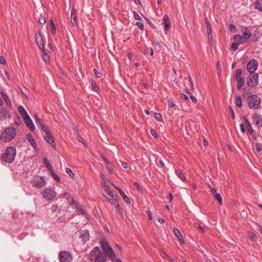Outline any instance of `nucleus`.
<instances>
[{"label": "nucleus", "mask_w": 262, "mask_h": 262, "mask_svg": "<svg viewBox=\"0 0 262 262\" xmlns=\"http://www.w3.org/2000/svg\"><path fill=\"white\" fill-rule=\"evenodd\" d=\"M133 185L138 190L141 191V192L142 193V194H144V193L143 192V189L142 188H140V185L138 182H134Z\"/></svg>", "instance_id": "nucleus-43"}, {"label": "nucleus", "mask_w": 262, "mask_h": 262, "mask_svg": "<svg viewBox=\"0 0 262 262\" xmlns=\"http://www.w3.org/2000/svg\"><path fill=\"white\" fill-rule=\"evenodd\" d=\"M250 76H251L252 78H253V80H254V82L255 83H256V85H257L258 84V75L257 73H250Z\"/></svg>", "instance_id": "nucleus-35"}, {"label": "nucleus", "mask_w": 262, "mask_h": 262, "mask_svg": "<svg viewBox=\"0 0 262 262\" xmlns=\"http://www.w3.org/2000/svg\"><path fill=\"white\" fill-rule=\"evenodd\" d=\"M255 147H256V150L258 152L262 151V146H261V144H260L259 143H256L255 144Z\"/></svg>", "instance_id": "nucleus-50"}, {"label": "nucleus", "mask_w": 262, "mask_h": 262, "mask_svg": "<svg viewBox=\"0 0 262 262\" xmlns=\"http://www.w3.org/2000/svg\"><path fill=\"white\" fill-rule=\"evenodd\" d=\"M91 86H92V89L94 91H95L97 92H99V86L97 85V83L95 81H92Z\"/></svg>", "instance_id": "nucleus-38"}, {"label": "nucleus", "mask_w": 262, "mask_h": 262, "mask_svg": "<svg viewBox=\"0 0 262 262\" xmlns=\"http://www.w3.org/2000/svg\"><path fill=\"white\" fill-rule=\"evenodd\" d=\"M105 255H106V257L108 256L112 261H114L115 259V257H116V255L113 249L110 250L109 252H107Z\"/></svg>", "instance_id": "nucleus-26"}, {"label": "nucleus", "mask_w": 262, "mask_h": 262, "mask_svg": "<svg viewBox=\"0 0 262 262\" xmlns=\"http://www.w3.org/2000/svg\"><path fill=\"white\" fill-rule=\"evenodd\" d=\"M90 257L91 260L94 262H105L107 260L106 255L101 251L99 247H95L90 253Z\"/></svg>", "instance_id": "nucleus-2"}, {"label": "nucleus", "mask_w": 262, "mask_h": 262, "mask_svg": "<svg viewBox=\"0 0 262 262\" xmlns=\"http://www.w3.org/2000/svg\"><path fill=\"white\" fill-rule=\"evenodd\" d=\"M181 98L186 100H189L188 97L184 93H181L180 94Z\"/></svg>", "instance_id": "nucleus-61"}, {"label": "nucleus", "mask_w": 262, "mask_h": 262, "mask_svg": "<svg viewBox=\"0 0 262 262\" xmlns=\"http://www.w3.org/2000/svg\"><path fill=\"white\" fill-rule=\"evenodd\" d=\"M173 232L177 238L179 239L180 242H181L182 244H184V240L183 238V237L179 230L177 228H173Z\"/></svg>", "instance_id": "nucleus-20"}, {"label": "nucleus", "mask_w": 262, "mask_h": 262, "mask_svg": "<svg viewBox=\"0 0 262 262\" xmlns=\"http://www.w3.org/2000/svg\"><path fill=\"white\" fill-rule=\"evenodd\" d=\"M105 187L104 191L108 195H109L110 196H117L116 194L112 192L110 188L108 186H107L106 185H105Z\"/></svg>", "instance_id": "nucleus-34"}, {"label": "nucleus", "mask_w": 262, "mask_h": 262, "mask_svg": "<svg viewBox=\"0 0 262 262\" xmlns=\"http://www.w3.org/2000/svg\"><path fill=\"white\" fill-rule=\"evenodd\" d=\"M45 140L50 144V145L53 147L54 149H56L55 143L54 142V138L52 136L51 137L47 138L46 137H44Z\"/></svg>", "instance_id": "nucleus-25"}, {"label": "nucleus", "mask_w": 262, "mask_h": 262, "mask_svg": "<svg viewBox=\"0 0 262 262\" xmlns=\"http://www.w3.org/2000/svg\"><path fill=\"white\" fill-rule=\"evenodd\" d=\"M16 155V148L12 146H9L1 156V160L6 163H11L14 161Z\"/></svg>", "instance_id": "nucleus-1"}, {"label": "nucleus", "mask_w": 262, "mask_h": 262, "mask_svg": "<svg viewBox=\"0 0 262 262\" xmlns=\"http://www.w3.org/2000/svg\"><path fill=\"white\" fill-rule=\"evenodd\" d=\"M241 32L243 33V36L244 38V39L247 41L251 36V33L248 30V28L247 27H245L244 26L241 27Z\"/></svg>", "instance_id": "nucleus-10"}, {"label": "nucleus", "mask_w": 262, "mask_h": 262, "mask_svg": "<svg viewBox=\"0 0 262 262\" xmlns=\"http://www.w3.org/2000/svg\"><path fill=\"white\" fill-rule=\"evenodd\" d=\"M18 110L20 114L25 113V112H26L25 108L21 105L18 106Z\"/></svg>", "instance_id": "nucleus-53"}, {"label": "nucleus", "mask_w": 262, "mask_h": 262, "mask_svg": "<svg viewBox=\"0 0 262 262\" xmlns=\"http://www.w3.org/2000/svg\"><path fill=\"white\" fill-rule=\"evenodd\" d=\"M41 51L42 57L43 60L47 63H49L50 61V56L48 53L46 52L45 48L40 49Z\"/></svg>", "instance_id": "nucleus-21"}, {"label": "nucleus", "mask_w": 262, "mask_h": 262, "mask_svg": "<svg viewBox=\"0 0 262 262\" xmlns=\"http://www.w3.org/2000/svg\"><path fill=\"white\" fill-rule=\"evenodd\" d=\"M1 94L2 95V97L3 99V100L5 102V103L7 105L11 106V101H10V100L9 99V98L7 96V95L6 94H5L3 91L1 92Z\"/></svg>", "instance_id": "nucleus-28"}, {"label": "nucleus", "mask_w": 262, "mask_h": 262, "mask_svg": "<svg viewBox=\"0 0 262 262\" xmlns=\"http://www.w3.org/2000/svg\"><path fill=\"white\" fill-rule=\"evenodd\" d=\"M0 117L6 120L10 118V112L7 108L2 107L0 108Z\"/></svg>", "instance_id": "nucleus-12"}, {"label": "nucleus", "mask_w": 262, "mask_h": 262, "mask_svg": "<svg viewBox=\"0 0 262 262\" xmlns=\"http://www.w3.org/2000/svg\"><path fill=\"white\" fill-rule=\"evenodd\" d=\"M46 18L45 17L40 15L38 18V23L41 25H44L46 23Z\"/></svg>", "instance_id": "nucleus-42"}, {"label": "nucleus", "mask_w": 262, "mask_h": 262, "mask_svg": "<svg viewBox=\"0 0 262 262\" xmlns=\"http://www.w3.org/2000/svg\"><path fill=\"white\" fill-rule=\"evenodd\" d=\"M254 5L257 9L262 11V0H256Z\"/></svg>", "instance_id": "nucleus-32"}, {"label": "nucleus", "mask_w": 262, "mask_h": 262, "mask_svg": "<svg viewBox=\"0 0 262 262\" xmlns=\"http://www.w3.org/2000/svg\"><path fill=\"white\" fill-rule=\"evenodd\" d=\"M248 132L249 133L250 135H253L254 134V131L253 130L251 125L247 127Z\"/></svg>", "instance_id": "nucleus-63"}, {"label": "nucleus", "mask_w": 262, "mask_h": 262, "mask_svg": "<svg viewBox=\"0 0 262 262\" xmlns=\"http://www.w3.org/2000/svg\"><path fill=\"white\" fill-rule=\"evenodd\" d=\"M17 115V119L14 120V123L15 125H17L18 126L19 125V122H21L20 118L19 116L17 115V114H16Z\"/></svg>", "instance_id": "nucleus-57"}, {"label": "nucleus", "mask_w": 262, "mask_h": 262, "mask_svg": "<svg viewBox=\"0 0 262 262\" xmlns=\"http://www.w3.org/2000/svg\"><path fill=\"white\" fill-rule=\"evenodd\" d=\"M107 200L112 204L115 205L117 203H118L119 198H116V199L114 198H108Z\"/></svg>", "instance_id": "nucleus-36"}, {"label": "nucleus", "mask_w": 262, "mask_h": 262, "mask_svg": "<svg viewBox=\"0 0 262 262\" xmlns=\"http://www.w3.org/2000/svg\"><path fill=\"white\" fill-rule=\"evenodd\" d=\"M229 30L231 32H235L236 31V27L233 24H230L229 25Z\"/></svg>", "instance_id": "nucleus-49"}, {"label": "nucleus", "mask_w": 262, "mask_h": 262, "mask_svg": "<svg viewBox=\"0 0 262 262\" xmlns=\"http://www.w3.org/2000/svg\"><path fill=\"white\" fill-rule=\"evenodd\" d=\"M71 23L72 25L74 26L77 25V18L76 14V11L74 8H72L71 10Z\"/></svg>", "instance_id": "nucleus-18"}, {"label": "nucleus", "mask_w": 262, "mask_h": 262, "mask_svg": "<svg viewBox=\"0 0 262 262\" xmlns=\"http://www.w3.org/2000/svg\"><path fill=\"white\" fill-rule=\"evenodd\" d=\"M72 199H73V198H72ZM72 203L75 205L76 209L80 212L81 214L85 215V212L83 210L80 204L75 202L73 199H72Z\"/></svg>", "instance_id": "nucleus-29"}, {"label": "nucleus", "mask_w": 262, "mask_h": 262, "mask_svg": "<svg viewBox=\"0 0 262 262\" xmlns=\"http://www.w3.org/2000/svg\"><path fill=\"white\" fill-rule=\"evenodd\" d=\"M20 115L23 117V120L25 119L26 118H28V117H30L27 112H25V113L21 114Z\"/></svg>", "instance_id": "nucleus-64"}, {"label": "nucleus", "mask_w": 262, "mask_h": 262, "mask_svg": "<svg viewBox=\"0 0 262 262\" xmlns=\"http://www.w3.org/2000/svg\"><path fill=\"white\" fill-rule=\"evenodd\" d=\"M16 132L13 127H9L5 130L1 136V139L4 142H9L16 136Z\"/></svg>", "instance_id": "nucleus-4"}, {"label": "nucleus", "mask_w": 262, "mask_h": 262, "mask_svg": "<svg viewBox=\"0 0 262 262\" xmlns=\"http://www.w3.org/2000/svg\"><path fill=\"white\" fill-rule=\"evenodd\" d=\"M176 173L177 176L180 179H181L182 181H184L186 180V177L181 170H180V169L177 170L176 171Z\"/></svg>", "instance_id": "nucleus-31"}, {"label": "nucleus", "mask_w": 262, "mask_h": 262, "mask_svg": "<svg viewBox=\"0 0 262 262\" xmlns=\"http://www.w3.org/2000/svg\"><path fill=\"white\" fill-rule=\"evenodd\" d=\"M26 126L30 129L31 131H33L35 129V125L30 117L26 118L24 120Z\"/></svg>", "instance_id": "nucleus-16"}, {"label": "nucleus", "mask_w": 262, "mask_h": 262, "mask_svg": "<svg viewBox=\"0 0 262 262\" xmlns=\"http://www.w3.org/2000/svg\"><path fill=\"white\" fill-rule=\"evenodd\" d=\"M254 123L258 127L262 126V118L260 114H256L253 116Z\"/></svg>", "instance_id": "nucleus-17"}, {"label": "nucleus", "mask_w": 262, "mask_h": 262, "mask_svg": "<svg viewBox=\"0 0 262 262\" xmlns=\"http://www.w3.org/2000/svg\"><path fill=\"white\" fill-rule=\"evenodd\" d=\"M27 138L30 142L31 145L33 147V148L35 150L37 147L36 143L35 140L33 139V137L31 134L29 133L27 135Z\"/></svg>", "instance_id": "nucleus-22"}, {"label": "nucleus", "mask_w": 262, "mask_h": 262, "mask_svg": "<svg viewBox=\"0 0 262 262\" xmlns=\"http://www.w3.org/2000/svg\"><path fill=\"white\" fill-rule=\"evenodd\" d=\"M133 14L135 19L139 20H141V17L136 11H133Z\"/></svg>", "instance_id": "nucleus-51"}, {"label": "nucleus", "mask_w": 262, "mask_h": 262, "mask_svg": "<svg viewBox=\"0 0 262 262\" xmlns=\"http://www.w3.org/2000/svg\"><path fill=\"white\" fill-rule=\"evenodd\" d=\"M77 140H78L79 142H81L84 145L86 143L84 139L82 137H80L79 136H77Z\"/></svg>", "instance_id": "nucleus-55"}, {"label": "nucleus", "mask_w": 262, "mask_h": 262, "mask_svg": "<svg viewBox=\"0 0 262 262\" xmlns=\"http://www.w3.org/2000/svg\"><path fill=\"white\" fill-rule=\"evenodd\" d=\"M49 24L51 28V31L53 35H55L56 33V30L55 26L53 20L52 19L49 20Z\"/></svg>", "instance_id": "nucleus-30"}, {"label": "nucleus", "mask_w": 262, "mask_h": 262, "mask_svg": "<svg viewBox=\"0 0 262 262\" xmlns=\"http://www.w3.org/2000/svg\"><path fill=\"white\" fill-rule=\"evenodd\" d=\"M238 46H239V43H235V42L232 43V45H231V49L232 50V51H235V50H236L237 49Z\"/></svg>", "instance_id": "nucleus-48"}, {"label": "nucleus", "mask_w": 262, "mask_h": 262, "mask_svg": "<svg viewBox=\"0 0 262 262\" xmlns=\"http://www.w3.org/2000/svg\"><path fill=\"white\" fill-rule=\"evenodd\" d=\"M204 20H205V23L206 25V29H207V33L208 35V37L209 39H210V38H212V34H211L212 30H211V25L209 23V20L208 19V18L207 17L205 18Z\"/></svg>", "instance_id": "nucleus-19"}, {"label": "nucleus", "mask_w": 262, "mask_h": 262, "mask_svg": "<svg viewBox=\"0 0 262 262\" xmlns=\"http://www.w3.org/2000/svg\"><path fill=\"white\" fill-rule=\"evenodd\" d=\"M136 25L141 30H143V29H144V25H143V24L141 22L138 21V22L136 23Z\"/></svg>", "instance_id": "nucleus-52"}, {"label": "nucleus", "mask_w": 262, "mask_h": 262, "mask_svg": "<svg viewBox=\"0 0 262 262\" xmlns=\"http://www.w3.org/2000/svg\"><path fill=\"white\" fill-rule=\"evenodd\" d=\"M258 61L254 59L250 60L247 63V70L250 73H253L257 69Z\"/></svg>", "instance_id": "nucleus-7"}, {"label": "nucleus", "mask_w": 262, "mask_h": 262, "mask_svg": "<svg viewBox=\"0 0 262 262\" xmlns=\"http://www.w3.org/2000/svg\"><path fill=\"white\" fill-rule=\"evenodd\" d=\"M42 162L43 164L46 165V167L49 170V172H52L53 170L52 166L50 164L49 160L47 159V158L45 157L42 159Z\"/></svg>", "instance_id": "nucleus-24"}, {"label": "nucleus", "mask_w": 262, "mask_h": 262, "mask_svg": "<svg viewBox=\"0 0 262 262\" xmlns=\"http://www.w3.org/2000/svg\"><path fill=\"white\" fill-rule=\"evenodd\" d=\"M150 132V133H151V135L153 137H154L155 138H157V132H156V130L155 129H151Z\"/></svg>", "instance_id": "nucleus-62"}, {"label": "nucleus", "mask_w": 262, "mask_h": 262, "mask_svg": "<svg viewBox=\"0 0 262 262\" xmlns=\"http://www.w3.org/2000/svg\"><path fill=\"white\" fill-rule=\"evenodd\" d=\"M247 81V84L251 87V88H254L257 86L256 83H255L254 80H253V78H252L250 75H249L248 77L246 78Z\"/></svg>", "instance_id": "nucleus-23"}, {"label": "nucleus", "mask_w": 262, "mask_h": 262, "mask_svg": "<svg viewBox=\"0 0 262 262\" xmlns=\"http://www.w3.org/2000/svg\"><path fill=\"white\" fill-rule=\"evenodd\" d=\"M35 40L36 43L38 45V47L40 50L41 49L45 48L44 40L42 36L39 32H36L35 33Z\"/></svg>", "instance_id": "nucleus-8"}, {"label": "nucleus", "mask_w": 262, "mask_h": 262, "mask_svg": "<svg viewBox=\"0 0 262 262\" xmlns=\"http://www.w3.org/2000/svg\"><path fill=\"white\" fill-rule=\"evenodd\" d=\"M50 173L52 175L53 179H55L57 182H59L60 181V177L56 173H55L54 170H53L52 172H51Z\"/></svg>", "instance_id": "nucleus-39"}, {"label": "nucleus", "mask_w": 262, "mask_h": 262, "mask_svg": "<svg viewBox=\"0 0 262 262\" xmlns=\"http://www.w3.org/2000/svg\"><path fill=\"white\" fill-rule=\"evenodd\" d=\"M163 21L164 24V30L165 32H167L169 30L171 27V23L169 17L167 15L164 16L163 18Z\"/></svg>", "instance_id": "nucleus-14"}, {"label": "nucleus", "mask_w": 262, "mask_h": 262, "mask_svg": "<svg viewBox=\"0 0 262 262\" xmlns=\"http://www.w3.org/2000/svg\"><path fill=\"white\" fill-rule=\"evenodd\" d=\"M155 116L156 119L158 121L160 122V121H162V115L160 113H155Z\"/></svg>", "instance_id": "nucleus-41"}, {"label": "nucleus", "mask_w": 262, "mask_h": 262, "mask_svg": "<svg viewBox=\"0 0 262 262\" xmlns=\"http://www.w3.org/2000/svg\"><path fill=\"white\" fill-rule=\"evenodd\" d=\"M79 237L84 243H85L90 239L89 231L87 230L82 231L80 232Z\"/></svg>", "instance_id": "nucleus-11"}, {"label": "nucleus", "mask_w": 262, "mask_h": 262, "mask_svg": "<svg viewBox=\"0 0 262 262\" xmlns=\"http://www.w3.org/2000/svg\"><path fill=\"white\" fill-rule=\"evenodd\" d=\"M58 258L60 262H71L72 255L68 251H61L59 253Z\"/></svg>", "instance_id": "nucleus-6"}, {"label": "nucleus", "mask_w": 262, "mask_h": 262, "mask_svg": "<svg viewBox=\"0 0 262 262\" xmlns=\"http://www.w3.org/2000/svg\"><path fill=\"white\" fill-rule=\"evenodd\" d=\"M234 39L236 41H239L241 43H244L247 42V41L244 39V37L240 34L235 35L234 36Z\"/></svg>", "instance_id": "nucleus-27"}, {"label": "nucleus", "mask_w": 262, "mask_h": 262, "mask_svg": "<svg viewBox=\"0 0 262 262\" xmlns=\"http://www.w3.org/2000/svg\"><path fill=\"white\" fill-rule=\"evenodd\" d=\"M249 236L252 241H256L257 239L256 234L252 232L249 233Z\"/></svg>", "instance_id": "nucleus-44"}, {"label": "nucleus", "mask_w": 262, "mask_h": 262, "mask_svg": "<svg viewBox=\"0 0 262 262\" xmlns=\"http://www.w3.org/2000/svg\"><path fill=\"white\" fill-rule=\"evenodd\" d=\"M0 63L3 64L5 65L6 63V61L5 60V57L3 56H0Z\"/></svg>", "instance_id": "nucleus-56"}, {"label": "nucleus", "mask_w": 262, "mask_h": 262, "mask_svg": "<svg viewBox=\"0 0 262 262\" xmlns=\"http://www.w3.org/2000/svg\"><path fill=\"white\" fill-rule=\"evenodd\" d=\"M168 105L170 108H172L176 106V104L174 101L172 99H169L167 100Z\"/></svg>", "instance_id": "nucleus-40"}, {"label": "nucleus", "mask_w": 262, "mask_h": 262, "mask_svg": "<svg viewBox=\"0 0 262 262\" xmlns=\"http://www.w3.org/2000/svg\"><path fill=\"white\" fill-rule=\"evenodd\" d=\"M250 93V89L248 88H244L243 89V96L246 97Z\"/></svg>", "instance_id": "nucleus-37"}, {"label": "nucleus", "mask_w": 262, "mask_h": 262, "mask_svg": "<svg viewBox=\"0 0 262 262\" xmlns=\"http://www.w3.org/2000/svg\"><path fill=\"white\" fill-rule=\"evenodd\" d=\"M119 191L121 196H127L125 193L122 191V190L118 187H115Z\"/></svg>", "instance_id": "nucleus-60"}, {"label": "nucleus", "mask_w": 262, "mask_h": 262, "mask_svg": "<svg viewBox=\"0 0 262 262\" xmlns=\"http://www.w3.org/2000/svg\"><path fill=\"white\" fill-rule=\"evenodd\" d=\"M45 184V180L42 177H37L34 179V185L37 188H41Z\"/></svg>", "instance_id": "nucleus-13"}, {"label": "nucleus", "mask_w": 262, "mask_h": 262, "mask_svg": "<svg viewBox=\"0 0 262 262\" xmlns=\"http://www.w3.org/2000/svg\"><path fill=\"white\" fill-rule=\"evenodd\" d=\"M100 246L104 252V254H105L107 252H109V251L112 249L108 244V242L105 239L101 241Z\"/></svg>", "instance_id": "nucleus-9"}, {"label": "nucleus", "mask_w": 262, "mask_h": 262, "mask_svg": "<svg viewBox=\"0 0 262 262\" xmlns=\"http://www.w3.org/2000/svg\"><path fill=\"white\" fill-rule=\"evenodd\" d=\"M247 102L250 108L257 110L260 106L261 99L257 95L252 94L248 97Z\"/></svg>", "instance_id": "nucleus-3"}, {"label": "nucleus", "mask_w": 262, "mask_h": 262, "mask_svg": "<svg viewBox=\"0 0 262 262\" xmlns=\"http://www.w3.org/2000/svg\"><path fill=\"white\" fill-rule=\"evenodd\" d=\"M235 103L239 107H241L242 106V100L240 96L237 95L235 97Z\"/></svg>", "instance_id": "nucleus-33"}, {"label": "nucleus", "mask_w": 262, "mask_h": 262, "mask_svg": "<svg viewBox=\"0 0 262 262\" xmlns=\"http://www.w3.org/2000/svg\"><path fill=\"white\" fill-rule=\"evenodd\" d=\"M93 71L96 77L101 78L102 76V73L101 72H98L96 69L94 68L93 69Z\"/></svg>", "instance_id": "nucleus-45"}, {"label": "nucleus", "mask_w": 262, "mask_h": 262, "mask_svg": "<svg viewBox=\"0 0 262 262\" xmlns=\"http://www.w3.org/2000/svg\"><path fill=\"white\" fill-rule=\"evenodd\" d=\"M243 119H244V121L245 122V124L246 125L247 127H249V126L251 125L250 122H249V121L248 120V119L247 118L244 117L243 118Z\"/></svg>", "instance_id": "nucleus-59"}, {"label": "nucleus", "mask_w": 262, "mask_h": 262, "mask_svg": "<svg viewBox=\"0 0 262 262\" xmlns=\"http://www.w3.org/2000/svg\"><path fill=\"white\" fill-rule=\"evenodd\" d=\"M115 208L116 209V210L118 211V212L119 213V214H122V210L121 209V208L120 207V205L118 203H117L115 205Z\"/></svg>", "instance_id": "nucleus-46"}, {"label": "nucleus", "mask_w": 262, "mask_h": 262, "mask_svg": "<svg viewBox=\"0 0 262 262\" xmlns=\"http://www.w3.org/2000/svg\"><path fill=\"white\" fill-rule=\"evenodd\" d=\"M229 108L230 112L231 113V118L232 119H235V115H234L233 109L232 108V107L231 106H230L229 107Z\"/></svg>", "instance_id": "nucleus-54"}, {"label": "nucleus", "mask_w": 262, "mask_h": 262, "mask_svg": "<svg viewBox=\"0 0 262 262\" xmlns=\"http://www.w3.org/2000/svg\"><path fill=\"white\" fill-rule=\"evenodd\" d=\"M66 172L71 177H73L72 176H74V174L73 173L72 170L70 168H67Z\"/></svg>", "instance_id": "nucleus-58"}, {"label": "nucleus", "mask_w": 262, "mask_h": 262, "mask_svg": "<svg viewBox=\"0 0 262 262\" xmlns=\"http://www.w3.org/2000/svg\"><path fill=\"white\" fill-rule=\"evenodd\" d=\"M211 190L212 194L213 195V196H221L220 193H217V190L216 189L212 188Z\"/></svg>", "instance_id": "nucleus-47"}, {"label": "nucleus", "mask_w": 262, "mask_h": 262, "mask_svg": "<svg viewBox=\"0 0 262 262\" xmlns=\"http://www.w3.org/2000/svg\"><path fill=\"white\" fill-rule=\"evenodd\" d=\"M42 196H56V193L53 189L46 188L42 192Z\"/></svg>", "instance_id": "nucleus-15"}, {"label": "nucleus", "mask_w": 262, "mask_h": 262, "mask_svg": "<svg viewBox=\"0 0 262 262\" xmlns=\"http://www.w3.org/2000/svg\"><path fill=\"white\" fill-rule=\"evenodd\" d=\"M242 73L243 71L241 68L237 69L235 71L234 78L237 82L238 90H241L245 84V78L241 76Z\"/></svg>", "instance_id": "nucleus-5"}]
</instances>
